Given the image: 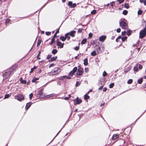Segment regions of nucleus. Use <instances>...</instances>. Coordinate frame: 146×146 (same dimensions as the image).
Returning a JSON list of instances; mask_svg holds the SVG:
<instances>
[{
    "label": "nucleus",
    "mask_w": 146,
    "mask_h": 146,
    "mask_svg": "<svg viewBox=\"0 0 146 146\" xmlns=\"http://www.w3.org/2000/svg\"><path fill=\"white\" fill-rule=\"evenodd\" d=\"M136 121H134V122H133L132 123H131L130 125V127H131V129H130L129 130V134L128 135H129V134L130 133V132L131 131V130L132 129V127H133V125H135V123H136Z\"/></svg>",
    "instance_id": "f3484780"
},
{
    "label": "nucleus",
    "mask_w": 146,
    "mask_h": 146,
    "mask_svg": "<svg viewBox=\"0 0 146 146\" xmlns=\"http://www.w3.org/2000/svg\"><path fill=\"white\" fill-rule=\"evenodd\" d=\"M57 52V50L55 49H54L52 50V53L53 54H55Z\"/></svg>",
    "instance_id": "7c9ffc66"
},
{
    "label": "nucleus",
    "mask_w": 146,
    "mask_h": 146,
    "mask_svg": "<svg viewBox=\"0 0 146 146\" xmlns=\"http://www.w3.org/2000/svg\"><path fill=\"white\" fill-rule=\"evenodd\" d=\"M89 71V69L88 68H85V71L86 72H88Z\"/></svg>",
    "instance_id": "09e8293b"
},
{
    "label": "nucleus",
    "mask_w": 146,
    "mask_h": 146,
    "mask_svg": "<svg viewBox=\"0 0 146 146\" xmlns=\"http://www.w3.org/2000/svg\"><path fill=\"white\" fill-rule=\"evenodd\" d=\"M54 94H50L45 96L44 98H49L51 97H52L53 96Z\"/></svg>",
    "instance_id": "b1692460"
},
{
    "label": "nucleus",
    "mask_w": 146,
    "mask_h": 146,
    "mask_svg": "<svg viewBox=\"0 0 146 146\" xmlns=\"http://www.w3.org/2000/svg\"><path fill=\"white\" fill-rule=\"evenodd\" d=\"M60 131V130L56 134V135H55V136L53 138V139L51 140V141L46 146H47L49 145L50 143H51L54 140V139H55V138H56V137H57V136L59 134V133Z\"/></svg>",
    "instance_id": "2eb2a0df"
},
{
    "label": "nucleus",
    "mask_w": 146,
    "mask_h": 146,
    "mask_svg": "<svg viewBox=\"0 0 146 146\" xmlns=\"http://www.w3.org/2000/svg\"><path fill=\"white\" fill-rule=\"evenodd\" d=\"M74 49L78 51L79 49V47L78 46H76L74 48Z\"/></svg>",
    "instance_id": "a18cd8bd"
},
{
    "label": "nucleus",
    "mask_w": 146,
    "mask_h": 146,
    "mask_svg": "<svg viewBox=\"0 0 146 146\" xmlns=\"http://www.w3.org/2000/svg\"><path fill=\"white\" fill-rule=\"evenodd\" d=\"M43 91L42 90H41L38 91V95L39 96V97L41 98L43 97Z\"/></svg>",
    "instance_id": "dca6fc26"
},
{
    "label": "nucleus",
    "mask_w": 146,
    "mask_h": 146,
    "mask_svg": "<svg viewBox=\"0 0 146 146\" xmlns=\"http://www.w3.org/2000/svg\"><path fill=\"white\" fill-rule=\"evenodd\" d=\"M138 65L137 64L136 66H135L134 68V70L136 72L138 70Z\"/></svg>",
    "instance_id": "a878e982"
},
{
    "label": "nucleus",
    "mask_w": 146,
    "mask_h": 146,
    "mask_svg": "<svg viewBox=\"0 0 146 146\" xmlns=\"http://www.w3.org/2000/svg\"><path fill=\"white\" fill-rule=\"evenodd\" d=\"M146 35V27L141 31L139 33V37L142 38Z\"/></svg>",
    "instance_id": "7ed1b4c3"
},
{
    "label": "nucleus",
    "mask_w": 146,
    "mask_h": 146,
    "mask_svg": "<svg viewBox=\"0 0 146 146\" xmlns=\"http://www.w3.org/2000/svg\"><path fill=\"white\" fill-rule=\"evenodd\" d=\"M96 50L98 53H100L101 52L100 47L98 46H96Z\"/></svg>",
    "instance_id": "6ab92c4d"
},
{
    "label": "nucleus",
    "mask_w": 146,
    "mask_h": 146,
    "mask_svg": "<svg viewBox=\"0 0 146 146\" xmlns=\"http://www.w3.org/2000/svg\"><path fill=\"white\" fill-rule=\"evenodd\" d=\"M77 70V67H75L72 71L70 72L69 73V75L71 76H72L74 75V73H75Z\"/></svg>",
    "instance_id": "9d476101"
},
{
    "label": "nucleus",
    "mask_w": 146,
    "mask_h": 146,
    "mask_svg": "<svg viewBox=\"0 0 146 146\" xmlns=\"http://www.w3.org/2000/svg\"><path fill=\"white\" fill-rule=\"evenodd\" d=\"M20 82L21 83L25 84L26 83V81L25 80H23L21 78L20 79Z\"/></svg>",
    "instance_id": "cd10ccee"
},
{
    "label": "nucleus",
    "mask_w": 146,
    "mask_h": 146,
    "mask_svg": "<svg viewBox=\"0 0 146 146\" xmlns=\"http://www.w3.org/2000/svg\"><path fill=\"white\" fill-rule=\"evenodd\" d=\"M54 64H51L50 65L49 67V68H50L51 67H53L54 66Z\"/></svg>",
    "instance_id": "0e129e2a"
},
{
    "label": "nucleus",
    "mask_w": 146,
    "mask_h": 146,
    "mask_svg": "<svg viewBox=\"0 0 146 146\" xmlns=\"http://www.w3.org/2000/svg\"><path fill=\"white\" fill-rule=\"evenodd\" d=\"M74 101V104H80L82 101L81 99L79 98L78 97H77L76 98L73 100Z\"/></svg>",
    "instance_id": "6e6552de"
},
{
    "label": "nucleus",
    "mask_w": 146,
    "mask_h": 146,
    "mask_svg": "<svg viewBox=\"0 0 146 146\" xmlns=\"http://www.w3.org/2000/svg\"><path fill=\"white\" fill-rule=\"evenodd\" d=\"M143 78H141L140 79H138V83L139 84H141L143 82Z\"/></svg>",
    "instance_id": "393cba45"
},
{
    "label": "nucleus",
    "mask_w": 146,
    "mask_h": 146,
    "mask_svg": "<svg viewBox=\"0 0 146 146\" xmlns=\"http://www.w3.org/2000/svg\"><path fill=\"white\" fill-rule=\"evenodd\" d=\"M64 44V43H62L60 41H57V46H59L60 48H62L63 47Z\"/></svg>",
    "instance_id": "4468645a"
},
{
    "label": "nucleus",
    "mask_w": 146,
    "mask_h": 146,
    "mask_svg": "<svg viewBox=\"0 0 146 146\" xmlns=\"http://www.w3.org/2000/svg\"><path fill=\"white\" fill-rule=\"evenodd\" d=\"M143 13V11L142 10H139L137 12V14L138 15H141Z\"/></svg>",
    "instance_id": "c9c22d12"
},
{
    "label": "nucleus",
    "mask_w": 146,
    "mask_h": 146,
    "mask_svg": "<svg viewBox=\"0 0 146 146\" xmlns=\"http://www.w3.org/2000/svg\"><path fill=\"white\" fill-rule=\"evenodd\" d=\"M61 71V69L58 67L54 68L51 72L49 73L50 75L52 76L57 74L60 73Z\"/></svg>",
    "instance_id": "f257e3e1"
},
{
    "label": "nucleus",
    "mask_w": 146,
    "mask_h": 146,
    "mask_svg": "<svg viewBox=\"0 0 146 146\" xmlns=\"http://www.w3.org/2000/svg\"><path fill=\"white\" fill-rule=\"evenodd\" d=\"M60 39L63 41H64L66 39V36H61L60 37Z\"/></svg>",
    "instance_id": "4be33fe9"
},
{
    "label": "nucleus",
    "mask_w": 146,
    "mask_h": 146,
    "mask_svg": "<svg viewBox=\"0 0 146 146\" xmlns=\"http://www.w3.org/2000/svg\"><path fill=\"white\" fill-rule=\"evenodd\" d=\"M97 111V110H93L91 113H90L89 114L87 113V114L90 115L91 118H93L94 119L99 115V113Z\"/></svg>",
    "instance_id": "f03ea898"
},
{
    "label": "nucleus",
    "mask_w": 146,
    "mask_h": 146,
    "mask_svg": "<svg viewBox=\"0 0 146 146\" xmlns=\"http://www.w3.org/2000/svg\"><path fill=\"white\" fill-rule=\"evenodd\" d=\"M146 111V110H145V111L142 113L135 120V121L136 122L139 119Z\"/></svg>",
    "instance_id": "2f4dec72"
},
{
    "label": "nucleus",
    "mask_w": 146,
    "mask_h": 146,
    "mask_svg": "<svg viewBox=\"0 0 146 146\" xmlns=\"http://www.w3.org/2000/svg\"><path fill=\"white\" fill-rule=\"evenodd\" d=\"M72 133V131H71V130L70 129V132H69V133H67L66 134V135H65L64 136V138L65 137V136H67V134H69V135L67 137H66V139H67L68 136H70V134H71V133Z\"/></svg>",
    "instance_id": "bb28decb"
},
{
    "label": "nucleus",
    "mask_w": 146,
    "mask_h": 146,
    "mask_svg": "<svg viewBox=\"0 0 146 146\" xmlns=\"http://www.w3.org/2000/svg\"><path fill=\"white\" fill-rule=\"evenodd\" d=\"M107 74L106 72L105 71H104L103 73V76L104 77H105L107 75Z\"/></svg>",
    "instance_id": "3c124183"
},
{
    "label": "nucleus",
    "mask_w": 146,
    "mask_h": 146,
    "mask_svg": "<svg viewBox=\"0 0 146 146\" xmlns=\"http://www.w3.org/2000/svg\"><path fill=\"white\" fill-rule=\"evenodd\" d=\"M9 97V94H6L5 96V97L4 98V99H5L6 98H8Z\"/></svg>",
    "instance_id": "603ef678"
},
{
    "label": "nucleus",
    "mask_w": 146,
    "mask_h": 146,
    "mask_svg": "<svg viewBox=\"0 0 146 146\" xmlns=\"http://www.w3.org/2000/svg\"><path fill=\"white\" fill-rule=\"evenodd\" d=\"M32 104V103L31 102H30L27 103L26 106V110H28L29 108V107Z\"/></svg>",
    "instance_id": "a211bd4d"
},
{
    "label": "nucleus",
    "mask_w": 146,
    "mask_h": 146,
    "mask_svg": "<svg viewBox=\"0 0 146 146\" xmlns=\"http://www.w3.org/2000/svg\"><path fill=\"white\" fill-rule=\"evenodd\" d=\"M116 31L117 33H119L121 31L120 29L119 28L117 29Z\"/></svg>",
    "instance_id": "680f3d73"
},
{
    "label": "nucleus",
    "mask_w": 146,
    "mask_h": 146,
    "mask_svg": "<svg viewBox=\"0 0 146 146\" xmlns=\"http://www.w3.org/2000/svg\"><path fill=\"white\" fill-rule=\"evenodd\" d=\"M40 53H41V52L40 51L38 55L37 56V58L38 59H40V57H39V56L40 55Z\"/></svg>",
    "instance_id": "6e6d98bb"
},
{
    "label": "nucleus",
    "mask_w": 146,
    "mask_h": 146,
    "mask_svg": "<svg viewBox=\"0 0 146 146\" xmlns=\"http://www.w3.org/2000/svg\"><path fill=\"white\" fill-rule=\"evenodd\" d=\"M71 97V95H69V97H66L65 98V100H68L69 99V98L70 97Z\"/></svg>",
    "instance_id": "13d9d810"
},
{
    "label": "nucleus",
    "mask_w": 146,
    "mask_h": 146,
    "mask_svg": "<svg viewBox=\"0 0 146 146\" xmlns=\"http://www.w3.org/2000/svg\"><path fill=\"white\" fill-rule=\"evenodd\" d=\"M66 36V38H67L68 40H69L70 39V35H69V33H66L65 35Z\"/></svg>",
    "instance_id": "aec40b11"
},
{
    "label": "nucleus",
    "mask_w": 146,
    "mask_h": 146,
    "mask_svg": "<svg viewBox=\"0 0 146 146\" xmlns=\"http://www.w3.org/2000/svg\"><path fill=\"white\" fill-rule=\"evenodd\" d=\"M103 86H100L99 88H98V90H101L102 88H103Z\"/></svg>",
    "instance_id": "774afa93"
},
{
    "label": "nucleus",
    "mask_w": 146,
    "mask_h": 146,
    "mask_svg": "<svg viewBox=\"0 0 146 146\" xmlns=\"http://www.w3.org/2000/svg\"><path fill=\"white\" fill-rule=\"evenodd\" d=\"M39 78H34L32 80V82H36V81L38 80Z\"/></svg>",
    "instance_id": "473e14b6"
},
{
    "label": "nucleus",
    "mask_w": 146,
    "mask_h": 146,
    "mask_svg": "<svg viewBox=\"0 0 146 146\" xmlns=\"http://www.w3.org/2000/svg\"><path fill=\"white\" fill-rule=\"evenodd\" d=\"M87 40L86 38H84L82 41L81 44H84L86 42Z\"/></svg>",
    "instance_id": "c85d7f7f"
},
{
    "label": "nucleus",
    "mask_w": 146,
    "mask_h": 146,
    "mask_svg": "<svg viewBox=\"0 0 146 146\" xmlns=\"http://www.w3.org/2000/svg\"><path fill=\"white\" fill-rule=\"evenodd\" d=\"M130 70V68H129L127 70H125L124 71V72L125 73H127V72H128Z\"/></svg>",
    "instance_id": "338daca9"
},
{
    "label": "nucleus",
    "mask_w": 146,
    "mask_h": 146,
    "mask_svg": "<svg viewBox=\"0 0 146 146\" xmlns=\"http://www.w3.org/2000/svg\"><path fill=\"white\" fill-rule=\"evenodd\" d=\"M138 68L140 69H141L143 67L141 65H140L139 64H138Z\"/></svg>",
    "instance_id": "bf43d9fd"
},
{
    "label": "nucleus",
    "mask_w": 146,
    "mask_h": 146,
    "mask_svg": "<svg viewBox=\"0 0 146 146\" xmlns=\"http://www.w3.org/2000/svg\"><path fill=\"white\" fill-rule=\"evenodd\" d=\"M15 99H17L18 100L21 101L24 99L23 96L21 94H19L15 96Z\"/></svg>",
    "instance_id": "39448f33"
},
{
    "label": "nucleus",
    "mask_w": 146,
    "mask_h": 146,
    "mask_svg": "<svg viewBox=\"0 0 146 146\" xmlns=\"http://www.w3.org/2000/svg\"><path fill=\"white\" fill-rule=\"evenodd\" d=\"M88 36L89 37H92V34L91 33H89Z\"/></svg>",
    "instance_id": "69168bd1"
},
{
    "label": "nucleus",
    "mask_w": 146,
    "mask_h": 146,
    "mask_svg": "<svg viewBox=\"0 0 146 146\" xmlns=\"http://www.w3.org/2000/svg\"><path fill=\"white\" fill-rule=\"evenodd\" d=\"M119 137V134L117 133L113 134L112 137V140L114 141L113 143H115L117 141L116 139L118 138Z\"/></svg>",
    "instance_id": "423d86ee"
},
{
    "label": "nucleus",
    "mask_w": 146,
    "mask_h": 146,
    "mask_svg": "<svg viewBox=\"0 0 146 146\" xmlns=\"http://www.w3.org/2000/svg\"><path fill=\"white\" fill-rule=\"evenodd\" d=\"M124 6L127 9H128L129 7V6L128 3H125L124 4Z\"/></svg>",
    "instance_id": "72a5a7b5"
},
{
    "label": "nucleus",
    "mask_w": 146,
    "mask_h": 146,
    "mask_svg": "<svg viewBox=\"0 0 146 146\" xmlns=\"http://www.w3.org/2000/svg\"><path fill=\"white\" fill-rule=\"evenodd\" d=\"M68 5L71 8H74L76 6V3H73L72 1H69L68 3Z\"/></svg>",
    "instance_id": "9b49d317"
},
{
    "label": "nucleus",
    "mask_w": 146,
    "mask_h": 146,
    "mask_svg": "<svg viewBox=\"0 0 146 146\" xmlns=\"http://www.w3.org/2000/svg\"><path fill=\"white\" fill-rule=\"evenodd\" d=\"M83 69L80 66H79L78 69L76 72V74L78 76L81 75L83 73Z\"/></svg>",
    "instance_id": "0eeeda50"
},
{
    "label": "nucleus",
    "mask_w": 146,
    "mask_h": 146,
    "mask_svg": "<svg viewBox=\"0 0 146 146\" xmlns=\"http://www.w3.org/2000/svg\"><path fill=\"white\" fill-rule=\"evenodd\" d=\"M76 31H73L68 33H69V35L72 37H74L75 36V34Z\"/></svg>",
    "instance_id": "f8f14e48"
},
{
    "label": "nucleus",
    "mask_w": 146,
    "mask_h": 146,
    "mask_svg": "<svg viewBox=\"0 0 146 146\" xmlns=\"http://www.w3.org/2000/svg\"><path fill=\"white\" fill-rule=\"evenodd\" d=\"M129 126H128L127 127H126L124 129H122V133H124V131H125V129H126L127 128H128L129 127Z\"/></svg>",
    "instance_id": "5fc2aeb1"
},
{
    "label": "nucleus",
    "mask_w": 146,
    "mask_h": 146,
    "mask_svg": "<svg viewBox=\"0 0 146 146\" xmlns=\"http://www.w3.org/2000/svg\"><path fill=\"white\" fill-rule=\"evenodd\" d=\"M36 68V67L34 66L33 68H32L31 69V71L30 72H32Z\"/></svg>",
    "instance_id": "c03bdc74"
},
{
    "label": "nucleus",
    "mask_w": 146,
    "mask_h": 146,
    "mask_svg": "<svg viewBox=\"0 0 146 146\" xmlns=\"http://www.w3.org/2000/svg\"><path fill=\"white\" fill-rule=\"evenodd\" d=\"M9 20L8 19H6V20L5 22V23L6 25H8L9 24Z\"/></svg>",
    "instance_id": "79ce46f5"
},
{
    "label": "nucleus",
    "mask_w": 146,
    "mask_h": 146,
    "mask_svg": "<svg viewBox=\"0 0 146 146\" xmlns=\"http://www.w3.org/2000/svg\"><path fill=\"white\" fill-rule=\"evenodd\" d=\"M84 100H86L89 98V96L87 94H85L84 96Z\"/></svg>",
    "instance_id": "c756f323"
},
{
    "label": "nucleus",
    "mask_w": 146,
    "mask_h": 146,
    "mask_svg": "<svg viewBox=\"0 0 146 146\" xmlns=\"http://www.w3.org/2000/svg\"><path fill=\"white\" fill-rule=\"evenodd\" d=\"M126 32H127L126 31H125L122 32V33H121L122 35H125L126 34Z\"/></svg>",
    "instance_id": "8fccbe9b"
},
{
    "label": "nucleus",
    "mask_w": 146,
    "mask_h": 146,
    "mask_svg": "<svg viewBox=\"0 0 146 146\" xmlns=\"http://www.w3.org/2000/svg\"><path fill=\"white\" fill-rule=\"evenodd\" d=\"M41 41L40 40H38L37 43V46H39L40 44Z\"/></svg>",
    "instance_id": "4d7b16f0"
},
{
    "label": "nucleus",
    "mask_w": 146,
    "mask_h": 146,
    "mask_svg": "<svg viewBox=\"0 0 146 146\" xmlns=\"http://www.w3.org/2000/svg\"><path fill=\"white\" fill-rule=\"evenodd\" d=\"M128 12L126 10H124L123 12V14L125 15H126L127 13Z\"/></svg>",
    "instance_id": "58836bf2"
},
{
    "label": "nucleus",
    "mask_w": 146,
    "mask_h": 146,
    "mask_svg": "<svg viewBox=\"0 0 146 146\" xmlns=\"http://www.w3.org/2000/svg\"><path fill=\"white\" fill-rule=\"evenodd\" d=\"M133 82V80L132 79H129L127 82V83L128 84H131Z\"/></svg>",
    "instance_id": "4c0bfd02"
},
{
    "label": "nucleus",
    "mask_w": 146,
    "mask_h": 146,
    "mask_svg": "<svg viewBox=\"0 0 146 146\" xmlns=\"http://www.w3.org/2000/svg\"><path fill=\"white\" fill-rule=\"evenodd\" d=\"M51 57V55H48L47 57V58L48 59H49Z\"/></svg>",
    "instance_id": "052dcab7"
},
{
    "label": "nucleus",
    "mask_w": 146,
    "mask_h": 146,
    "mask_svg": "<svg viewBox=\"0 0 146 146\" xmlns=\"http://www.w3.org/2000/svg\"><path fill=\"white\" fill-rule=\"evenodd\" d=\"M96 11L95 10H93L91 12V13L92 15H94L96 13Z\"/></svg>",
    "instance_id": "a19ab883"
},
{
    "label": "nucleus",
    "mask_w": 146,
    "mask_h": 146,
    "mask_svg": "<svg viewBox=\"0 0 146 146\" xmlns=\"http://www.w3.org/2000/svg\"><path fill=\"white\" fill-rule=\"evenodd\" d=\"M114 86V83H113L110 84L109 87L110 88H111L113 87Z\"/></svg>",
    "instance_id": "ea45409f"
},
{
    "label": "nucleus",
    "mask_w": 146,
    "mask_h": 146,
    "mask_svg": "<svg viewBox=\"0 0 146 146\" xmlns=\"http://www.w3.org/2000/svg\"><path fill=\"white\" fill-rule=\"evenodd\" d=\"M17 65V64H15L11 66V71H10V75L12 74L13 71L16 69Z\"/></svg>",
    "instance_id": "1a4fd4ad"
},
{
    "label": "nucleus",
    "mask_w": 146,
    "mask_h": 146,
    "mask_svg": "<svg viewBox=\"0 0 146 146\" xmlns=\"http://www.w3.org/2000/svg\"><path fill=\"white\" fill-rule=\"evenodd\" d=\"M84 65L87 66L88 64V60L87 58H85L84 60Z\"/></svg>",
    "instance_id": "412c9836"
},
{
    "label": "nucleus",
    "mask_w": 146,
    "mask_h": 146,
    "mask_svg": "<svg viewBox=\"0 0 146 146\" xmlns=\"http://www.w3.org/2000/svg\"><path fill=\"white\" fill-rule=\"evenodd\" d=\"M57 58V56H56L52 58L51 59V61H52L55 60Z\"/></svg>",
    "instance_id": "f704fd0d"
},
{
    "label": "nucleus",
    "mask_w": 146,
    "mask_h": 146,
    "mask_svg": "<svg viewBox=\"0 0 146 146\" xmlns=\"http://www.w3.org/2000/svg\"><path fill=\"white\" fill-rule=\"evenodd\" d=\"M124 0H117V1H119L120 3H121L123 2Z\"/></svg>",
    "instance_id": "e2e57ef3"
},
{
    "label": "nucleus",
    "mask_w": 146,
    "mask_h": 146,
    "mask_svg": "<svg viewBox=\"0 0 146 146\" xmlns=\"http://www.w3.org/2000/svg\"><path fill=\"white\" fill-rule=\"evenodd\" d=\"M106 36H102L100 37L99 40L101 42H103L106 39Z\"/></svg>",
    "instance_id": "ddd939ff"
},
{
    "label": "nucleus",
    "mask_w": 146,
    "mask_h": 146,
    "mask_svg": "<svg viewBox=\"0 0 146 146\" xmlns=\"http://www.w3.org/2000/svg\"><path fill=\"white\" fill-rule=\"evenodd\" d=\"M120 25L121 28L123 29H127V24L124 21H121L120 23Z\"/></svg>",
    "instance_id": "20e7f679"
},
{
    "label": "nucleus",
    "mask_w": 146,
    "mask_h": 146,
    "mask_svg": "<svg viewBox=\"0 0 146 146\" xmlns=\"http://www.w3.org/2000/svg\"><path fill=\"white\" fill-rule=\"evenodd\" d=\"M127 38V37L124 36L121 39L123 42Z\"/></svg>",
    "instance_id": "e433bc0d"
},
{
    "label": "nucleus",
    "mask_w": 146,
    "mask_h": 146,
    "mask_svg": "<svg viewBox=\"0 0 146 146\" xmlns=\"http://www.w3.org/2000/svg\"><path fill=\"white\" fill-rule=\"evenodd\" d=\"M51 34L50 32H46L45 33V34L47 35H49Z\"/></svg>",
    "instance_id": "864d4df0"
},
{
    "label": "nucleus",
    "mask_w": 146,
    "mask_h": 146,
    "mask_svg": "<svg viewBox=\"0 0 146 146\" xmlns=\"http://www.w3.org/2000/svg\"><path fill=\"white\" fill-rule=\"evenodd\" d=\"M84 113H82L81 114H78V115L80 118V117H82L83 116V114ZM80 119V118L79 119V120Z\"/></svg>",
    "instance_id": "49530a36"
},
{
    "label": "nucleus",
    "mask_w": 146,
    "mask_h": 146,
    "mask_svg": "<svg viewBox=\"0 0 146 146\" xmlns=\"http://www.w3.org/2000/svg\"><path fill=\"white\" fill-rule=\"evenodd\" d=\"M33 96V94L32 93L31 94L29 95V99L30 100H31Z\"/></svg>",
    "instance_id": "de8ad7c7"
},
{
    "label": "nucleus",
    "mask_w": 146,
    "mask_h": 146,
    "mask_svg": "<svg viewBox=\"0 0 146 146\" xmlns=\"http://www.w3.org/2000/svg\"><path fill=\"white\" fill-rule=\"evenodd\" d=\"M91 54L92 56H94L96 55L97 54L96 51L94 50L91 53Z\"/></svg>",
    "instance_id": "5701e85b"
},
{
    "label": "nucleus",
    "mask_w": 146,
    "mask_h": 146,
    "mask_svg": "<svg viewBox=\"0 0 146 146\" xmlns=\"http://www.w3.org/2000/svg\"><path fill=\"white\" fill-rule=\"evenodd\" d=\"M131 31L130 30H128L127 33V35L128 36H129L131 35Z\"/></svg>",
    "instance_id": "37998d69"
}]
</instances>
